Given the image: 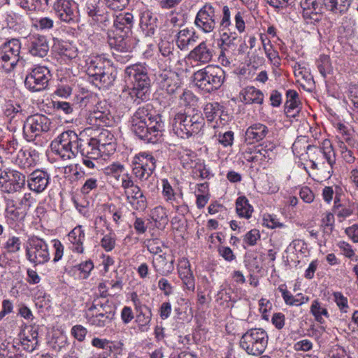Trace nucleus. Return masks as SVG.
<instances>
[{
	"mask_svg": "<svg viewBox=\"0 0 358 358\" xmlns=\"http://www.w3.org/2000/svg\"><path fill=\"white\" fill-rule=\"evenodd\" d=\"M38 153L34 150H20L17 155L16 162L23 169H29L36 164Z\"/></svg>",
	"mask_w": 358,
	"mask_h": 358,
	"instance_id": "58836bf2",
	"label": "nucleus"
},
{
	"mask_svg": "<svg viewBox=\"0 0 358 358\" xmlns=\"http://www.w3.org/2000/svg\"><path fill=\"white\" fill-rule=\"evenodd\" d=\"M351 2L352 0H315V10L324 8L336 15L343 14L348 10Z\"/></svg>",
	"mask_w": 358,
	"mask_h": 358,
	"instance_id": "4be33fe9",
	"label": "nucleus"
},
{
	"mask_svg": "<svg viewBox=\"0 0 358 358\" xmlns=\"http://www.w3.org/2000/svg\"><path fill=\"white\" fill-rule=\"evenodd\" d=\"M136 312V322L138 324V329L143 332L148 331L152 315L151 309L148 307Z\"/></svg>",
	"mask_w": 358,
	"mask_h": 358,
	"instance_id": "a18cd8bd",
	"label": "nucleus"
},
{
	"mask_svg": "<svg viewBox=\"0 0 358 358\" xmlns=\"http://www.w3.org/2000/svg\"><path fill=\"white\" fill-rule=\"evenodd\" d=\"M302 17L307 25H312L313 15V0H301Z\"/></svg>",
	"mask_w": 358,
	"mask_h": 358,
	"instance_id": "8fccbe9b",
	"label": "nucleus"
},
{
	"mask_svg": "<svg viewBox=\"0 0 358 358\" xmlns=\"http://www.w3.org/2000/svg\"><path fill=\"white\" fill-rule=\"evenodd\" d=\"M157 16L150 10L144 11L141 17V25L143 29H147L148 35H152L157 27Z\"/></svg>",
	"mask_w": 358,
	"mask_h": 358,
	"instance_id": "79ce46f5",
	"label": "nucleus"
},
{
	"mask_svg": "<svg viewBox=\"0 0 358 358\" xmlns=\"http://www.w3.org/2000/svg\"><path fill=\"white\" fill-rule=\"evenodd\" d=\"M348 96L354 108L358 110V85H350Z\"/></svg>",
	"mask_w": 358,
	"mask_h": 358,
	"instance_id": "774afa93",
	"label": "nucleus"
},
{
	"mask_svg": "<svg viewBox=\"0 0 358 358\" xmlns=\"http://www.w3.org/2000/svg\"><path fill=\"white\" fill-rule=\"evenodd\" d=\"M92 346L102 349L103 351L98 355V357L104 355L107 358L110 354L113 355H120L122 351L123 344L121 342H115L106 338H94L92 341Z\"/></svg>",
	"mask_w": 358,
	"mask_h": 358,
	"instance_id": "aec40b11",
	"label": "nucleus"
},
{
	"mask_svg": "<svg viewBox=\"0 0 358 358\" xmlns=\"http://www.w3.org/2000/svg\"><path fill=\"white\" fill-rule=\"evenodd\" d=\"M49 50L47 38L44 36L34 34L29 36V52L35 57H44Z\"/></svg>",
	"mask_w": 358,
	"mask_h": 358,
	"instance_id": "b1692460",
	"label": "nucleus"
},
{
	"mask_svg": "<svg viewBox=\"0 0 358 358\" xmlns=\"http://www.w3.org/2000/svg\"><path fill=\"white\" fill-rule=\"evenodd\" d=\"M178 271L180 279L186 288L194 291L195 288L194 278L190 269V264L187 259H181L178 262Z\"/></svg>",
	"mask_w": 358,
	"mask_h": 358,
	"instance_id": "2f4dec72",
	"label": "nucleus"
},
{
	"mask_svg": "<svg viewBox=\"0 0 358 358\" xmlns=\"http://www.w3.org/2000/svg\"><path fill=\"white\" fill-rule=\"evenodd\" d=\"M268 133V127L262 123H255L245 131V141L251 144L264 138Z\"/></svg>",
	"mask_w": 358,
	"mask_h": 358,
	"instance_id": "f704fd0d",
	"label": "nucleus"
},
{
	"mask_svg": "<svg viewBox=\"0 0 358 358\" xmlns=\"http://www.w3.org/2000/svg\"><path fill=\"white\" fill-rule=\"evenodd\" d=\"M338 134L336 138L338 139V145L341 142L348 145H352L354 144V139L351 136L349 130L347 127L343 124H338L337 126Z\"/></svg>",
	"mask_w": 358,
	"mask_h": 358,
	"instance_id": "864d4df0",
	"label": "nucleus"
},
{
	"mask_svg": "<svg viewBox=\"0 0 358 358\" xmlns=\"http://www.w3.org/2000/svg\"><path fill=\"white\" fill-rule=\"evenodd\" d=\"M239 99L245 104L262 105L264 102V96L260 90L253 86H248L241 90Z\"/></svg>",
	"mask_w": 358,
	"mask_h": 358,
	"instance_id": "bb28decb",
	"label": "nucleus"
},
{
	"mask_svg": "<svg viewBox=\"0 0 358 358\" xmlns=\"http://www.w3.org/2000/svg\"><path fill=\"white\" fill-rule=\"evenodd\" d=\"M74 268L80 271V277L81 278L86 279L94 268V264L92 260L89 259L76 265Z\"/></svg>",
	"mask_w": 358,
	"mask_h": 358,
	"instance_id": "4d7b16f0",
	"label": "nucleus"
},
{
	"mask_svg": "<svg viewBox=\"0 0 358 358\" xmlns=\"http://www.w3.org/2000/svg\"><path fill=\"white\" fill-rule=\"evenodd\" d=\"M199 36L192 29L185 28L180 30L176 38V45L181 50H188L189 46L195 44Z\"/></svg>",
	"mask_w": 358,
	"mask_h": 358,
	"instance_id": "72a5a7b5",
	"label": "nucleus"
},
{
	"mask_svg": "<svg viewBox=\"0 0 358 358\" xmlns=\"http://www.w3.org/2000/svg\"><path fill=\"white\" fill-rule=\"evenodd\" d=\"M87 122L90 124L96 127H109L113 120L109 113L104 111L94 110L89 113Z\"/></svg>",
	"mask_w": 358,
	"mask_h": 358,
	"instance_id": "ea45409f",
	"label": "nucleus"
},
{
	"mask_svg": "<svg viewBox=\"0 0 358 358\" xmlns=\"http://www.w3.org/2000/svg\"><path fill=\"white\" fill-rule=\"evenodd\" d=\"M150 217L158 229H164L168 224L169 218L166 209L161 206H157L152 210Z\"/></svg>",
	"mask_w": 358,
	"mask_h": 358,
	"instance_id": "c03bdc74",
	"label": "nucleus"
},
{
	"mask_svg": "<svg viewBox=\"0 0 358 358\" xmlns=\"http://www.w3.org/2000/svg\"><path fill=\"white\" fill-rule=\"evenodd\" d=\"M315 321L320 324V331H324L329 322V314L327 310L321 308L318 303L315 301Z\"/></svg>",
	"mask_w": 358,
	"mask_h": 358,
	"instance_id": "09e8293b",
	"label": "nucleus"
},
{
	"mask_svg": "<svg viewBox=\"0 0 358 358\" xmlns=\"http://www.w3.org/2000/svg\"><path fill=\"white\" fill-rule=\"evenodd\" d=\"M277 155L276 145L272 142H264L259 145L257 148L255 155L251 157L249 161L255 162L258 160L259 155L261 156L260 159L274 160Z\"/></svg>",
	"mask_w": 358,
	"mask_h": 358,
	"instance_id": "473e14b6",
	"label": "nucleus"
},
{
	"mask_svg": "<svg viewBox=\"0 0 358 358\" xmlns=\"http://www.w3.org/2000/svg\"><path fill=\"white\" fill-rule=\"evenodd\" d=\"M101 150L94 138L87 139L86 141L81 138L80 139L78 152L79 151L83 157L90 159H99L101 156Z\"/></svg>",
	"mask_w": 358,
	"mask_h": 358,
	"instance_id": "cd10ccee",
	"label": "nucleus"
},
{
	"mask_svg": "<svg viewBox=\"0 0 358 358\" xmlns=\"http://www.w3.org/2000/svg\"><path fill=\"white\" fill-rule=\"evenodd\" d=\"M85 2L84 10L92 18L93 22H98L101 15L97 4L98 0H83Z\"/></svg>",
	"mask_w": 358,
	"mask_h": 358,
	"instance_id": "603ef678",
	"label": "nucleus"
},
{
	"mask_svg": "<svg viewBox=\"0 0 358 358\" xmlns=\"http://www.w3.org/2000/svg\"><path fill=\"white\" fill-rule=\"evenodd\" d=\"M220 10L210 3H206L198 11L195 20V26L204 33L212 32L217 24H220Z\"/></svg>",
	"mask_w": 358,
	"mask_h": 358,
	"instance_id": "f8f14e48",
	"label": "nucleus"
},
{
	"mask_svg": "<svg viewBox=\"0 0 358 358\" xmlns=\"http://www.w3.org/2000/svg\"><path fill=\"white\" fill-rule=\"evenodd\" d=\"M224 80V71L216 65H208L194 74L195 85L208 93L220 89Z\"/></svg>",
	"mask_w": 358,
	"mask_h": 358,
	"instance_id": "39448f33",
	"label": "nucleus"
},
{
	"mask_svg": "<svg viewBox=\"0 0 358 358\" xmlns=\"http://www.w3.org/2000/svg\"><path fill=\"white\" fill-rule=\"evenodd\" d=\"M25 182V176L17 171L10 170L0 173V190L3 192H16L24 186Z\"/></svg>",
	"mask_w": 358,
	"mask_h": 358,
	"instance_id": "f3484780",
	"label": "nucleus"
},
{
	"mask_svg": "<svg viewBox=\"0 0 358 358\" xmlns=\"http://www.w3.org/2000/svg\"><path fill=\"white\" fill-rule=\"evenodd\" d=\"M268 338V334L263 329H251L242 336L240 345L248 355L259 356L265 351Z\"/></svg>",
	"mask_w": 358,
	"mask_h": 358,
	"instance_id": "6e6552de",
	"label": "nucleus"
},
{
	"mask_svg": "<svg viewBox=\"0 0 358 358\" xmlns=\"http://www.w3.org/2000/svg\"><path fill=\"white\" fill-rule=\"evenodd\" d=\"M96 143L106 155L113 154L116 149L115 138L113 134L108 129H102L96 138Z\"/></svg>",
	"mask_w": 358,
	"mask_h": 358,
	"instance_id": "a878e982",
	"label": "nucleus"
},
{
	"mask_svg": "<svg viewBox=\"0 0 358 358\" xmlns=\"http://www.w3.org/2000/svg\"><path fill=\"white\" fill-rule=\"evenodd\" d=\"M124 171V166L117 162L113 163L106 169V173L113 176L117 180L122 178L121 173Z\"/></svg>",
	"mask_w": 358,
	"mask_h": 358,
	"instance_id": "e2e57ef3",
	"label": "nucleus"
},
{
	"mask_svg": "<svg viewBox=\"0 0 358 358\" xmlns=\"http://www.w3.org/2000/svg\"><path fill=\"white\" fill-rule=\"evenodd\" d=\"M34 26L41 31L49 30L54 27V20L49 17H42L35 20Z\"/></svg>",
	"mask_w": 358,
	"mask_h": 358,
	"instance_id": "bf43d9fd",
	"label": "nucleus"
},
{
	"mask_svg": "<svg viewBox=\"0 0 358 358\" xmlns=\"http://www.w3.org/2000/svg\"><path fill=\"white\" fill-rule=\"evenodd\" d=\"M69 241L71 244V250L79 254L84 252L83 243L85 239V231L81 225L76 227L69 235Z\"/></svg>",
	"mask_w": 358,
	"mask_h": 358,
	"instance_id": "4c0bfd02",
	"label": "nucleus"
},
{
	"mask_svg": "<svg viewBox=\"0 0 358 358\" xmlns=\"http://www.w3.org/2000/svg\"><path fill=\"white\" fill-rule=\"evenodd\" d=\"M221 108L222 106L217 102L206 103L203 108V112L207 120L211 122L219 116Z\"/></svg>",
	"mask_w": 358,
	"mask_h": 358,
	"instance_id": "5fc2aeb1",
	"label": "nucleus"
},
{
	"mask_svg": "<svg viewBox=\"0 0 358 358\" xmlns=\"http://www.w3.org/2000/svg\"><path fill=\"white\" fill-rule=\"evenodd\" d=\"M296 91L289 90L286 92L287 100L285 103V113L288 117H295L300 112V102Z\"/></svg>",
	"mask_w": 358,
	"mask_h": 358,
	"instance_id": "e433bc0d",
	"label": "nucleus"
},
{
	"mask_svg": "<svg viewBox=\"0 0 358 358\" xmlns=\"http://www.w3.org/2000/svg\"><path fill=\"white\" fill-rule=\"evenodd\" d=\"M101 246L107 252L111 251L115 246L114 234L109 233L105 235L101 240Z\"/></svg>",
	"mask_w": 358,
	"mask_h": 358,
	"instance_id": "338daca9",
	"label": "nucleus"
},
{
	"mask_svg": "<svg viewBox=\"0 0 358 358\" xmlns=\"http://www.w3.org/2000/svg\"><path fill=\"white\" fill-rule=\"evenodd\" d=\"M162 194L166 202L170 204H175V203H178L179 201H182L183 194L182 192H176L167 179L162 180Z\"/></svg>",
	"mask_w": 358,
	"mask_h": 358,
	"instance_id": "a19ab883",
	"label": "nucleus"
},
{
	"mask_svg": "<svg viewBox=\"0 0 358 358\" xmlns=\"http://www.w3.org/2000/svg\"><path fill=\"white\" fill-rule=\"evenodd\" d=\"M80 139L74 131H65L52 141L51 150L62 159L70 160L75 158L78 154Z\"/></svg>",
	"mask_w": 358,
	"mask_h": 358,
	"instance_id": "423d86ee",
	"label": "nucleus"
},
{
	"mask_svg": "<svg viewBox=\"0 0 358 358\" xmlns=\"http://www.w3.org/2000/svg\"><path fill=\"white\" fill-rule=\"evenodd\" d=\"M2 254L0 255V264L8 263L7 255L16 254L21 251L22 241L20 237L15 236H9L2 244Z\"/></svg>",
	"mask_w": 358,
	"mask_h": 358,
	"instance_id": "c756f323",
	"label": "nucleus"
},
{
	"mask_svg": "<svg viewBox=\"0 0 358 358\" xmlns=\"http://www.w3.org/2000/svg\"><path fill=\"white\" fill-rule=\"evenodd\" d=\"M14 3L26 11H38L43 8L42 0H13Z\"/></svg>",
	"mask_w": 358,
	"mask_h": 358,
	"instance_id": "3c124183",
	"label": "nucleus"
},
{
	"mask_svg": "<svg viewBox=\"0 0 358 358\" xmlns=\"http://www.w3.org/2000/svg\"><path fill=\"white\" fill-rule=\"evenodd\" d=\"M157 82L162 90L168 94H173L180 87L178 75L171 71H164L157 77Z\"/></svg>",
	"mask_w": 358,
	"mask_h": 358,
	"instance_id": "5701e85b",
	"label": "nucleus"
},
{
	"mask_svg": "<svg viewBox=\"0 0 358 358\" xmlns=\"http://www.w3.org/2000/svg\"><path fill=\"white\" fill-rule=\"evenodd\" d=\"M50 77V71L47 67L38 66L26 76L24 85L31 92H40L47 87Z\"/></svg>",
	"mask_w": 358,
	"mask_h": 358,
	"instance_id": "dca6fc26",
	"label": "nucleus"
},
{
	"mask_svg": "<svg viewBox=\"0 0 358 358\" xmlns=\"http://www.w3.org/2000/svg\"><path fill=\"white\" fill-rule=\"evenodd\" d=\"M338 147L342 158L346 163L352 164L355 162L356 158L353 155L352 151L348 148L346 144L341 142Z\"/></svg>",
	"mask_w": 358,
	"mask_h": 358,
	"instance_id": "680f3d73",
	"label": "nucleus"
},
{
	"mask_svg": "<svg viewBox=\"0 0 358 358\" xmlns=\"http://www.w3.org/2000/svg\"><path fill=\"white\" fill-rule=\"evenodd\" d=\"M38 330L30 327L24 329L19 334V339L23 349L27 352H33L38 345Z\"/></svg>",
	"mask_w": 358,
	"mask_h": 358,
	"instance_id": "c85d7f7f",
	"label": "nucleus"
},
{
	"mask_svg": "<svg viewBox=\"0 0 358 358\" xmlns=\"http://www.w3.org/2000/svg\"><path fill=\"white\" fill-rule=\"evenodd\" d=\"M152 107L145 105L139 107L131 117L132 131L146 143H156L160 141L164 122L159 115L152 114Z\"/></svg>",
	"mask_w": 358,
	"mask_h": 358,
	"instance_id": "f257e3e1",
	"label": "nucleus"
},
{
	"mask_svg": "<svg viewBox=\"0 0 358 358\" xmlns=\"http://www.w3.org/2000/svg\"><path fill=\"white\" fill-rule=\"evenodd\" d=\"M260 238L259 230L256 229H251L244 236L243 243L248 246H253L257 244V240Z\"/></svg>",
	"mask_w": 358,
	"mask_h": 358,
	"instance_id": "0e129e2a",
	"label": "nucleus"
},
{
	"mask_svg": "<svg viewBox=\"0 0 358 358\" xmlns=\"http://www.w3.org/2000/svg\"><path fill=\"white\" fill-rule=\"evenodd\" d=\"M317 68L322 77L324 78L327 75L330 74L332 72V66L329 57L327 55L320 56Z\"/></svg>",
	"mask_w": 358,
	"mask_h": 358,
	"instance_id": "6e6d98bb",
	"label": "nucleus"
},
{
	"mask_svg": "<svg viewBox=\"0 0 358 358\" xmlns=\"http://www.w3.org/2000/svg\"><path fill=\"white\" fill-rule=\"evenodd\" d=\"M187 57L197 64H206L211 61L213 50L205 41H202L189 52Z\"/></svg>",
	"mask_w": 358,
	"mask_h": 358,
	"instance_id": "393cba45",
	"label": "nucleus"
},
{
	"mask_svg": "<svg viewBox=\"0 0 358 358\" xmlns=\"http://www.w3.org/2000/svg\"><path fill=\"white\" fill-rule=\"evenodd\" d=\"M134 24V16L130 13H123L117 15L113 21V31L125 33L126 34H131V27Z\"/></svg>",
	"mask_w": 358,
	"mask_h": 358,
	"instance_id": "c9c22d12",
	"label": "nucleus"
},
{
	"mask_svg": "<svg viewBox=\"0 0 358 358\" xmlns=\"http://www.w3.org/2000/svg\"><path fill=\"white\" fill-rule=\"evenodd\" d=\"M124 73L132 83V87L123 90L122 96L129 97L136 105L148 99L150 80L148 77V66L143 63H136L127 66Z\"/></svg>",
	"mask_w": 358,
	"mask_h": 358,
	"instance_id": "f03ea898",
	"label": "nucleus"
},
{
	"mask_svg": "<svg viewBox=\"0 0 358 358\" xmlns=\"http://www.w3.org/2000/svg\"><path fill=\"white\" fill-rule=\"evenodd\" d=\"M51 122L44 115L35 114L26 120L23 126V134L27 141H33L42 133L50 129Z\"/></svg>",
	"mask_w": 358,
	"mask_h": 358,
	"instance_id": "2eb2a0df",
	"label": "nucleus"
},
{
	"mask_svg": "<svg viewBox=\"0 0 358 358\" xmlns=\"http://www.w3.org/2000/svg\"><path fill=\"white\" fill-rule=\"evenodd\" d=\"M76 3L73 0H57L53 10L62 21L66 23L76 22Z\"/></svg>",
	"mask_w": 358,
	"mask_h": 358,
	"instance_id": "6ab92c4d",
	"label": "nucleus"
},
{
	"mask_svg": "<svg viewBox=\"0 0 358 358\" xmlns=\"http://www.w3.org/2000/svg\"><path fill=\"white\" fill-rule=\"evenodd\" d=\"M174 258L169 259L165 254L158 255L152 259V266L158 274L167 276L174 270Z\"/></svg>",
	"mask_w": 358,
	"mask_h": 358,
	"instance_id": "7c9ffc66",
	"label": "nucleus"
},
{
	"mask_svg": "<svg viewBox=\"0 0 358 358\" xmlns=\"http://www.w3.org/2000/svg\"><path fill=\"white\" fill-rule=\"evenodd\" d=\"M171 124L173 132L177 136L187 139L199 134L205 121L201 112L192 109L176 114Z\"/></svg>",
	"mask_w": 358,
	"mask_h": 358,
	"instance_id": "7ed1b4c3",
	"label": "nucleus"
},
{
	"mask_svg": "<svg viewBox=\"0 0 358 358\" xmlns=\"http://www.w3.org/2000/svg\"><path fill=\"white\" fill-rule=\"evenodd\" d=\"M50 175L42 170H35L28 178V187L36 193L43 192L48 187L50 182Z\"/></svg>",
	"mask_w": 358,
	"mask_h": 358,
	"instance_id": "412c9836",
	"label": "nucleus"
},
{
	"mask_svg": "<svg viewBox=\"0 0 358 358\" xmlns=\"http://www.w3.org/2000/svg\"><path fill=\"white\" fill-rule=\"evenodd\" d=\"M22 107L17 103H7L5 106L4 113L7 117L14 118L16 116L22 115Z\"/></svg>",
	"mask_w": 358,
	"mask_h": 358,
	"instance_id": "052dcab7",
	"label": "nucleus"
},
{
	"mask_svg": "<svg viewBox=\"0 0 358 358\" xmlns=\"http://www.w3.org/2000/svg\"><path fill=\"white\" fill-rule=\"evenodd\" d=\"M59 55L68 59L76 58L78 55V49L71 43L62 41L59 42L56 45Z\"/></svg>",
	"mask_w": 358,
	"mask_h": 358,
	"instance_id": "49530a36",
	"label": "nucleus"
},
{
	"mask_svg": "<svg viewBox=\"0 0 358 358\" xmlns=\"http://www.w3.org/2000/svg\"><path fill=\"white\" fill-rule=\"evenodd\" d=\"M115 315V308L106 301L104 303H93L88 308L85 317L90 325L101 329L109 327L114 320Z\"/></svg>",
	"mask_w": 358,
	"mask_h": 358,
	"instance_id": "0eeeda50",
	"label": "nucleus"
},
{
	"mask_svg": "<svg viewBox=\"0 0 358 358\" xmlns=\"http://www.w3.org/2000/svg\"><path fill=\"white\" fill-rule=\"evenodd\" d=\"M318 154L324 158L329 164H331L334 160L333 157L334 155L333 148L331 141L329 139H324L322 142L319 143L317 148Z\"/></svg>",
	"mask_w": 358,
	"mask_h": 358,
	"instance_id": "de8ad7c7",
	"label": "nucleus"
},
{
	"mask_svg": "<svg viewBox=\"0 0 358 358\" xmlns=\"http://www.w3.org/2000/svg\"><path fill=\"white\" fill-rule=\"evenodd\" d=\"M27 259L34 265L43 264L50 260V252L47 243L36 236H31L27 241L25 248Z\"/></svg>",
	"mask_w": 358,
	"mask_h": 358,
	"instance_id": "9b49d317",
	"label": "nucleus"
},
{
	"mask_svg": "<svg viewBox=\"0 0 358 358\" xmlns=\"http://www.w3.org/2000/svg\"><path fill=\"white\" fill-rule=\"evenodd\" d=\"M236 210L240 217L249 219L252 216L253 207L249 203L245 196L237 198L236 201Z\"/></svg>",
	"mask_w": 358,
	"mask_h": 358,
	"instance_id": "37998d69",
	"label": "nucleus"
},
{
	"mask_svg": "<svg viewBox=\"0 0 358 358\" xmlns=\"http://www.w3.org/2000/svg\"><path fill=\"white\" fill-rule=\"evenodd\" d=\"M21 43L19 39L12 38L5 42L1 48L0 59L3 69L9 72L17 64H22L24 61L20 59Z\"/></svg>",
	"mask_w": 358,
	"mask_h": 358,
	"instance_id": "4468645a",
	"label": "nucleus"
},
{
	"mask_svg": "<svg viewBox=\"0 0 358 358\" xmlns=\"http://www.w3.org/2000/svg\"><path fill=\"white\" fill-rule=\"evenodd\" d=\"M334 301L343 313H347L348 308V301L341 292H336L334 293Z\"/></svg>",
	"mask_w": 358,
	"mask_h": 358,
	"instance_id": "69168bd1",
	"label": "nucleus"
},
{
	"mask_svg": "<svg viewBox=\"0 0 358 358\" xmlns=\"http://www.w3.org/2000/svg\"><path fill=\"white\" fill-rule=\"evenodd\" d=\"M108 43L111 48L120 52H130L134 47L131 34L113 30L108 32Z\"/></svg>",
	"mask_w": 358,
	"mask_h": 358,
	"instance_id": "a211bd4d",
	"label": "nucleus"
},
{
	"mask_svg": "<svg viewBox=\"0 0 358 358\" xmlns=\"http://www.w3.org/2000/svg\"><path fill=\"white\" fill-rule=\"evenodd\" d=\"M156 166L157 159L152 153L141 152L132 159V173L140 182H145L151 177Z\"/></svg>",
	"mask_w": 358,
	"mask_h": 358,
	"instance_id": "9d476101",
	"label": "nucleus"
},
{
	"mask_svg": "<svg viewBox=\"0 0 358 358\" xmlns=\"http://www.w3.org/2000/svg\"><path fill=\"white\" fill-rule=\"evenodd\" d=\"M86 72L99 88H108L116 78L117 72L109 60L95 57L87 64Z\"/></svg>",
	"mask_w": 358,
	"mask_h": 358,
	"instance_id": "20e7f679",
	"label": "nucleus"
},
{
	"mask_svg": "<svg viewBox=\"0 0 358 358\" xmlns=\"http://www.w3.org/2000/svg\"><path fill=\"white\" fill-rule=\"evenodd\" d=\"M121 187L127 201L136 210H143L147 206V199L141 187L135 184L133 177L129 173H123L121 178Z\"/></svg>",
	"mask_w": 358,
	"mask_h": 358,
	"instance_id": "1a4fd4ad",
	"label": "nucleus"
},
{
	"mask_svg": "<svg viewBox=\"0 0 358 358\" xmlns=\"http://www.w3.org/2000/svg\"><path fill=\"white\" fill-rule=\"evenodd\" d=\"M278 290L282 293V298L287 304L291 306H298L303 303L300 301L299 299H295L293 295L288 290H287L285 285H280L278 287Z\"/></svg>",
	"mask_w": 358,
	"mask_h": 358,
	"instance_id": "13d9d810",
	"label": "nucleus"
},
{
	"mask_svg": "<svg viewBox=\"0 0 358 358\" xmlns=\"http://www.w3.org/2000/svg\"><path fill=\"white\" fill-rule=\"evenodd\" d=\"M233 29L230 9L227 6H224L222 10V17L220 20V32L222 48L224 50L236 47L240 41L238 34L233 31Z\"/></svg>",
	"mask_w": 358,
	"mask_h": 358,
	"instance_id": "ddd939ff",
	"label": "nucleus"
}]
</instances>
